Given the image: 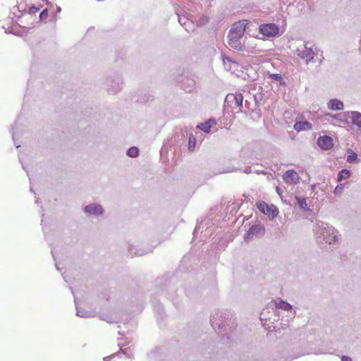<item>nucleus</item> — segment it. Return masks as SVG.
Segmentation results:
<instances>
[{
  "label": "nucleus",
  "instance_id": "obj_40",
  "mask_svg": "<svg viewBox=\"0 0 361 361\" xmlns=\"http://www.w3.org/2000/svg\"><path fill=\"white\" fill-rule=\"evenodd\" d=\"M48 16V9L45 8L40 13H39V20L43 21L45 20Z\"/></svg>",
  "mask_w": 361,
  "mask_h": 361
},
{
  "label": "nucleus",
  "instance_id": "obj_36",
  "mask_svg": "<svg viewBox=\"0 0 361 361\" xmlns=\"http://www.w3.org/2000/svg\"><path fill=\"white\" fill-rule=\"evenodd\" d=\"M100 319L106 321L108 323H114L116 322L114 319L113 317L106 314H102L99 316Z\"/></svg>",
  "mask_w": 361,
  "mask_h": 361
},
{
  "label": "nucleus",
  "instance_id": "obj_42",
  "mask_svg": "<svg viewBox=\"0 0 361 361\" xmlns=\"http://www.w3.org/2000/svg\"><path fill=\"white\" fill-rule=\"evenodd\" d=\"M187 21L188 19L185 17H181L180 16H178V22L181 25L184 26L185 25H186Z\"/></svg>",
  "mask_w": 361,
  "mask_h": 361
},
{
  "label": "nucleus",
  "instance_id": "obj_51",
  "mask_svg": "<svg viewBox=\"0 0 361 361\" xmlns=\"http://www.w3.org/2000/svg\"><path fill=\"white\" fill-rule=\"evenodd\" d=\"M51 255H52V257H53L54 260L56 261L55 254H54V251L53 249H51Z\"/></svg>",
  "mask_w": 361,
  "mask_h": 361
},
{
  "label": "nucleus",
  "instance_id": "obj_14",
  "mask_svg": "<svg viewBox=\"0 0 361 361\" xmlns=\"http://www.w3.org/2000/svg\"><path fill=\"white\" fill-rule=\"evenodd\" d=\"M137 102L144 104L147 102L152 101L154 99V95L151 94L148 90H138L137 92Z\"/></svg>",
  "mask_w": 361,
  "mask_h": 361
},
{
  "label": "nucleus",
  "instance_id": "obj_50",
  "mask_svg": "<svg viewBox=\"0 0 361 361\" xmlns=\"http://www.w3.org/2000/svg\"><path fill=\"white\" fill-rule=\"evenodd\" d=\"M236 169H235L234 168L231 169H227V170H225L224 172H226V173H229V172H233L234 171H235Z\"/></svg>",
  "mask_w": 361,
  "mask_h": 361
},
{
  "label": "nucleus",
  "instance_id": "obj_24",
  "mask_svg": "<svg viewBox=\"0 0 361 361\" xmlns=\"http://www.w3.org/2000/svg\"><path fill=\"white\" fill-rule=\"evenodd\" d=\"M352 173L350 170L343 169L340 171L337 176V180L341 182L343 180L350 178Z\"/></svg>",
  "mask_w": 361,
  "mask_h": 361
},
{
  "label": "nucleus",
  "instance_id": "obj_10",
  "mask_svg": "<svg viewBox=\"0 0 361 361\" xmlns=\"http://www.w3.org/2000/svg\"><path fill=\"white\" fill-rule=\"evenodd\" d=\"M154 247L155 246H154L152 247L142 249V248H136L133 245H130L128 247V255L131 257L143 256L145 255L152 252L153 251V249L154 248Z\"/></svg>",
  "mask_w": 361,
  "mask_h": 361
},
{
  "label": "nucleus",
  "instance_id": "obj_13",
  "mask_svg": "<svg viewBox=\"0 0 361 361\" xmlns=\"http://www.w3.org/2000/svg\"><path fill=\"white\" fill-rule=\"evenodd\" d=\"M286 183L288 184H295L299 180V176L294 170H287L283 176Z\"/></svg>",
  "mask_w": 361,
  "mask_h": 361
},
{
  "label": "nucleus",
  "instance_id": "obj_45",
  "mask_svg": "<svg viewBox=\"0 0 361 361\" xmlns=\"http://www.w3.org/2000/svg\"><path fill=\"white\" fill-rule=\"evenodd\" d=\"M341 360V361H352V358L347 355H342Z\"/></svg>",
  "mask_w": 361,
  "mask_h": 361
},
{
  "label": "nucleus",
  "instance_id": "obj_2",
  "mask_svg": "<svg viewBox=\"0 0 361 361\" xmlns=\"http://www.w3.org/2000/svg\"><path fill=\"white\" fill-rule=\"evenodd\" d=\"M232 314L230 311H216L210 319L211 325L217 334H221L226 330V326L233 324L231 322Z\"/></svg>",
  "mask_w": 361,
  "mask_h": 361
},
{
  "label": "nucleus",
  "instance_id": "obj_6",
  "mask_svg": "<svg viewBox=\"0 0 361 361\" xmlns=\"http://www.w3.org/2000/svg\"><path fill=\"white\" fill-rule=\"evenodd\" d=\"M257 208L264 214L274 219L279 214V209L274 204H268L264 201H259L256 203Z\"/></svg>",
  "mask_w": 361,
  "mask_h": 361
},
{
  "label": "nucleus",
  "instance_id": "obj_31",
  "mask_svg": "<svg viewBox=\"0 0 361 361\" xmlns=\"http://www.w3.org/2000/svg\"><path fill=\"white\" fill-rule=\"evenodd\" d=\"M346 161L348 163L357 162L359 161L357 154L355 152L350 150V154L347 156Z\"/></svg>",
  "mask_w": 361,
  "mask_h": 361
},
{
  "label": "nucleus",
  "instance_id": "obj_30",
  "mask_svg": "<svg viewBox=\"0 0 361 361\" xmlns=\"http://www.w3.org/2000/svg\"><path fill=\"white\" fill-rule=\"evenodd\" d=\"M152 304L154 310L160 314L161 317L163 318L164 316L165 315L164 307L160 303L155 302L154 301L152 302Z\"/></svg>",
  "mask_w": 361,
  "mask_h": 361
},
{
  "label": "nucleus",
  "instance_id": "obj_48",
  "mask_svg": "<svg viewBox=\"0 0 361 361\" xmlns=\"http://www.w3.org/2000/svg\"><path fill=\"white\" fill-rule=\"evenodd\" d=\"M5 32H6V33H13V34H14V35H18V34H17V33H16V32H13L12 30H9V29L6 30H5Z\"/></svg>",
  "mask_w": 361,
  "mask_h": 361
},
{
  "label": "nucleus",
  "instance_id": "obj_54",
  "mask_svg": "<svg viewBox=\"0 0 361 361\" xmlns=\"http://www.w3.org/2000/svg\"><path fill=\"white\" fill-rule=\"evenodd\" d=\"M61 11V8L60 6H56V13H60Z\"/></svg>",
  "mask_w": 361,
  "mask_h": 361
},
{
  "label": "nucleus",
  "instance_id": "obj_11",
  "mask_svg": "<svg viewBox=\"0 0 361 361\" xmlns=\"http://www.w3.org/2000/svg\"><path fill=\"white\" fill-rule=\"evenodd\" d=\"M69 288L71 290L73 295L74 296V302H75V308H76V311H77L76 315L78 317H83V318H90V317H94V313L93 312L87 311V310H84L83 308H80L78 306L76 298H75V296L74 294V290L71 286H69Z\"/></svg>",
  "mask_w": 361,
  "mask_h": 361
},
{
  "label": "nucleus",
  "instance_id": "obj_53",
  "mask_svg": "<svg viewBox=\"0 0 361 361\" xmlns=\"http://www.w3.org/2000/svg\"><path fill=\"white\" fill-rule=\"evenodd\" d=\"M264 315V312H263L262 314H261V317H260V319L262 321L263 320H267V318H264V317H262V316Z\"/></svg>",
  "mask_w": 361,
  "mask_h": 361
},
{
  "label": "nucleus",
  "instance_id": "obj_20",
  "mask_svg": "<svg viewBox=\"0 0 361 361\" xmlns=\"http://www.w3.org/2000/svg\"><path fill=\"white\" fill-rule=\"evenodd\" d=\"M275 303L276 307L277 309H281L286 311H289L293 308V306L290 303L282 299H278L277 300H276Z\"/></svg>",
  "mask_w": 361,
  "mask_h": 361
},
{
  "label": "nucleus",
  "instance_id": "obj_55",
  "mask_svg": "<svg viewBox=\"0 0 361 361\" xmlns=\"http://www.w3.org/2000/svg\"><path fill=\"white\" fill-rule=\"evenodd\" d=\"M276 192H278L279 195H281V189L280 188H276Z\"/></svg>",
  "mask_w": 361,
  "mask_h": 361
},
{
  "label": "nucleus",
  "instance_id": "obj_39",
  "mask_svg": "<svg viewBox=\"0 0 361 361\" xmlns=\"http://www.w3.org/2000/svg\"><path fill=\"white\" fill-rule=\"evenodd\" d=\"M187 135H188V133L186 131L183 132L181 130L180 132L176 133V134L174 135V139L175 140L183 139V137H186Z\"/></svg>",
  "mask_w": 361,
  "mask_h": 361
},
{
  "label": "nucleus",
  "instance_id": "obj_33",
  "mask_svg": "<svg viewBox=\"0 0 361 361\" xmlns=\"http://www.w3.org/2000/svg\"><path fill=\"white\" fill-rule=\"evenodd\" d=\"M243 36L241 35L237 34V32H235L234 31L229 30L228 37L229 40H235V39H240Z\"/></svg>",
  "mask_w": 361,
  "mask_h": 361
},
{
  "label": "nucleus",
  "instance_id": "obj_23",
  "mask_svg": "<svg viewBox=\"0 0 361 361\" xmlns=\"http://www.w3.org/2000/svg\"><path fill=\"white\" fill-rule=\"evenodd\" d=\"M228 44L231 48L236 51L243 50V45L242 44L240 39L228 40Z\"/></svg>",
  "mask_w": 361,
  "mask_h": 361
},
{
  "label": "nucleus",
  "instance_id": "obj_5",
  "mask_svg": "<svg viewBox=\"0 0 361 361\" xmlns=\"http://www.w3.org/2000/svg\"><path fill=\"white\" fill-rule=\"evenodd\" d=\"M259 32L267 37L280 36L279 27L275 23H264L259 26Z\"/></svg>",
  "mask_w": 361,
  "mask_h": 361
},
{
  "label": "nucleus",
  "instance_id": "obj_9",
  "mask_svg": "<svg viewBox=\"0 0 361 361\" xmlns=\"http://www.w3.org/2000/svg\"><path fill=\"white\" fill-rule=\"evenodd\" d=\"M318 146L323 150H329L334 146V141L329 135L319 136L317 139Z\"/></svg>",
  "mask_w": 361,
  "mask_h": 361
},
{
  "label": "nucleus",
  "instance_id": "obj_46",
  "mask_svg": "<svg viewBox=\"0 0 361 361\" xmlns=\"http://www.w3.org/2000/svg\"><path fill=\"white\" fill-rule=\"evenodd\" d=\"M282 3L283 4H288V6H291V5H293L294 4V0H282Z\"/></svg>",
  "mask_w": 361,
  "mask_h": 361
},
{
  "label": "nucleus",
  "instance_id": "obj_15",
  "mask_svg": "<svg viewBox=\"0 0 361 361\" xmlns=\"http://www.w3.org/2000/svg\"><path fill=\"white\" fill-rule=\"evenodd\" d=\"M196 82L192 78L183 79L182 80L181 87L188 92H192L195 89Z\"/></svg>",
  "mask_w": 361,
  "mask_h": 361
},
{
  "label": "nucleus",
  "instance_id": "obj_21",
  "mask_svg": "<svg viewBox=\"0 0 361 361\" xmlns=\"http://www.w3.org/2000/svg\"><path fill=\"white\" fill-rule=\"evenodd\" d=\"M209 356L206 357L208 360L207 361H219L222 357V353H221L219 350H215L214 349H211L208 352Z\"/></svg>",
  "mask_w": 361,
  "mask_h": 361
},
{
  "label": "nucleus",
  "instance_id": "obj_18",
  "mask_svg": "<svg viewBox=\"0 0 361 361\" xmlns=\"http://www.w3.org/2000/svg\"><path fill=\"white\" fill-rule=\"evenodd\" d=\"M350 119L352 124L357 126L361 128V113L359 111H350Z\"/></svg>",
  "mask_w": 361,
  "mask_h": 361
},
{
  "label": "nucleus",
  "instance_id": "obj_17",
  "mask_svg": "<svg viewBox=\"0 0 361 361\" xmlns=\"http://www.w3.org/2000/svg\"><path fill=\"white\" fill-rule=\"evenodd\" d=\"M328 108L331 111H338L343 109V103L338 99H331L327 104Z\"/></svg>",
  "mask_w": 361,
  "mask_h": 361
},
{
  "label": "nucleus",
  "instance_id": "obj_22",
  "mask_svg": "<svg viewBox=\"0 0 361 361\" xmlns=\"http://www.w3.org/2000/svg\"><path fill=\"white\" fill-rule=\"evenodd\" d=\"M297 204L302 212H308L310 208L307 207L306 198L300 196H295Z\"/></svg>",
  "mask_w": 361,
  "mask_h": 361
},
{
  "label": "nucleus",
  "instance_id": "obj_34",
  "mask_svg": "<svg viewBox=\"0 0 361 361\" xmlns=\"http://www.w3.org/2000/svg\"><path fill=\"white\" fill-rule=\"evenodd\" d=\"M207 221L208 220L204 219V221H201L200 223H197L195 226V228L194 230L193 234H195L196 232L199 231L200 229H202V231L203 228L208 225Z\"/></svg>",
  "mask_w": 361,
  "mask_h": 361
},
{
  "label": "nucleus",
  "instance_id": "obj_41",
  "mask_svg": "<svg viewBox=\"0 0 361 361\" xmlns=\"http://www.w3.org/2000/svg\"><path fill=\"white\" fill-rule=\"evenodd\" d=\"M118 355H119V352H116L115 353L111 354L109 356L104 357L103 358V361H109L111 358H113L116 356H118Z\"/></svg>",
  "mask_w": 361,
  "mask_h": 361
},
{
  "label": "nucleus",
  "instance_id": "obj_56",
  "mask_svg": "<svg viewBox=\"0 0 361 361\" xmlns=\"http://www.w3.org/2000/svg\"><path fill=\"white\" fill-rule=\"evenodd\" d=\"M35 203H37V204H38V203H39V198H37V197H36Z\"/></svg>",
  "mask_w": 361,
  "mask_h": 361
},
{
  "label": "nucleus",
  "instance_id": "obj_44",
  "mask_svg": "<svg viewBox=\"0 0 361 361\" xmlns=\"http://www.w3.org/2000/svg\"><path fill=\"white\" fill-rule=\"evenodd\" d=\"M243 172L245 173H247V174H249V173H252V168L251 166H246L243 170Z\"/></svg>",
  "mask_w": 361,
  "mask_h": 361
},
{
  "label": "nucleus",
  "instance_id": "obj_19",
  "mask_svg": "<svg viewBox=\"0 0 361 361\" xmlns=\"http://www.w3.org/2000/svg\"><path fill=\"white\" fill-rule=\"evenodd\" d=\"M294 129L297 131L310 130L312 129V124L307 121L296 122L294 124Z\"/></svg>",
  "mask_w": 361,
  "mask_h": 361
},
{
  "label": "nucleus",
  "instance_id": "obj_27",
  "mask_svg": "<svg viewBox=\"0 0 361 361\" xmlns=\"http://www.w3.org/2000/svg\"><path fill=\"white\" fill-rule=\"evenodd\" d=\"M139 149L137 147H130V148H128L126 151V154L127 156H128L129 157H131V158H136L139 156Z\"/></svg>",
  "mask_w": 361,
  "mask_h": 361
},
{
  "label": "nucleus",
  "instance_id": "obj_37",
  "mask_svg": "<svg viewBox=\"0 0 361 361\" xmlns=\"http://www.w3.org/2000/svg\"><path fill=\"white\" fill-rule=\"evenodd\" d=\"M344 184H342V183H340L338 185H336V187L335 188L334 190V193L335 195H340L343 189H344Z\"/></svg>",
  "mask_w": 361,
  "mask_h": 361
},
{
  "label": "nucleus",
  "instance_id": "obj_12",
  "mask_svg": "<svg viewBox=\"0 0 361 361\" xmlns=\"http://www.w3.org/2000/svg\"><path fill=\"white\" fill-rule=\"evenodd\" d=\"M250 22L247 20H242L237 23H235L231 28V30L234 31L235 32L238 33V35H244L245 32L246 30L247 26L249 25Z\"/></svg>",
  "mask_w": 361,
  "mask_h": 361
},
{
  "label": "nucleus",
  "instance_id": "obj_7",
  "mask_svg": "<svg viewBox=\"0 0 361 361\" xmlns=\"http://www.w3.org/2000/svg\"><path fill=\"white\" fill-rule=\"evenodd\" d=\"M82 211L87 216L90 217H98L104 213V209L102 205L97 202L87 204L82 208Z\"/></svg>",
  "mask_w": 361,
  "mask_h": 361
},
{
  "label": "nucleus",
  "instance_id": "obj_49",
  "mask_svg": "<svg viewBox=\"0 0 361 361\" xmlns=\"http://www.w3.org/2000/svg\"><path fill=\"white\" fill-rule=\"evenodd\" d=\"M254 172L256 173H258V174H259V173L267 174V172L264 171V170L263 171H255Z\"/></svg>",
  "mask_w": 361,
  "mask_h": 361
},
{
  "label": "nucleus",
  "instance_id": "obj_16",
  "mask_svg": "<svg viewBox=\"0 0 361 361\" xmlns=\"http://www.w3.org/2000/svg\"><path fill=\"white\" fill-rule=\"evenodd\" d=\"M216 123L214 118H209L205 122L201 123L197 126V128L202 130L206 133H209L211 130V128Z\"/></svg>",
  "mask_w": 361,
  "mask_h": 361
},
{
  "label": "nucleus",
  "instance_id": "obj_32",
  "mask_svg": "<svg viewBox=\"0 0 361 361\" xmlns=\"http://www.w3.org/2000/svg\"><path fill=\"white\" fill-rule=\"evenodd\" d=\"M119 352V354L122 353L127 358L133 359V355L131 349L130 348H127L125 349H123L121 347L120 348V350L118 351Z\"/></svg>",
  "mask_w": 361,
  "mask_h": 361
},
{
  "label": "nucleus",
  "instance_id": "obj_52",
  "mask_svg": "<svg viewBox=\"0 0 361 361\" xmlns=\"http://www.w3.org/2000/svg\"><path fill=\"white\" fill-rule=\"evenodd\" d=\"M55 267L57 271H61V269L59 267V264L56 262L55 263Z\"/></svg>",
  "mask_w": 361,
  "mask_h": 361
},
{
  "label": "nucleus",
  "instance_id": "obj_3",
  "mask_svg": "<svg viewBox=\"0 0 361 361\" xmlns=\"http://www.w3.org/2000/svg\"><path fill=\"white\" fill-rule=\"evenodd\" d=\"M123 83L122 75L115 73L106 78L104 87L109 94H116L122 90Z\"/></svg>",
  "mask_w": 361,
  "mask_h": 361
},
{
  "label": "nucleus",
  "instance_id": "obj_57",
  "mask_svg": "<svg viewBox=\"0 0 361 361\" xmlns=\"http://www.w3.org/2000/svg\"><path fill=\"white\" fill-rule=\"evenodd\" d=\"M30 190L31 192H33V188L32 187H30Z\"/></svg>",
  "mask_w": 361,
  "mask_h": 361
},
{
  "label": "nucleus",
  "instance_id": "obj_4",
  "mask_svg": "<svg viewBox=\"0 0 361 361\" xmlns=\"http://www.w3.org/2000/svg\"><path fill=\"white\" fill-rule=\"evenodd\" d=\"M265 227L262 224L251 225L243 236L244 241L249 243L254 238H261L265 235Z\"/></svg>",
  "mask_w": 361,
  "mask_h": 361
},
{
  "label": "nucleus",
  "instance_id": "obj_26",
  "mask_svg": "<svg viewBox=\"0 0 361 361\" xmlns=\"http://www.w3.org/2000/svg\"><path fill=\"white\" fill-rule=\"evenodd\" d=\"M196 143H197L196 137L192 133H190L189 137H188V149L189 152H192L195 151Z\"/></svg>",
  "mask_w": 361,
  "mask_h": 361
},
{
  "label": "nucleus",
  "instance_id": "obj_1",
  "mask_svg": "<svg viewBox=\"0 0 361 361\" xmlns=\"http://www.w3.org/2000/svg\"><path fill=\"white\" fill-rule=\"evenodd\" d=\"M315 231L319 243L325 245L326 250H332L331 245L334 246L338 242V232L333 226L324 221L317 223Z\"/></svg>",
  "mask_w": 361,
  "mask_h": 361
},
{
  "label": "nucleus",
  "instance_id": "obj_29",
  "mask_svg": "<svg viewBox=\"0 0 361 361\" xmlns=\"http://www.w3.org/2000/svg\"><path fill=\"white\" fill-rule=\"evenodd\" d=\"M233 99L235 102V105L240 109L243 107V96L241 93H236L235 94H233Z\"/></svg>",
  "mask_w": 361,
  "mask_h": 361
},
{
  "label": "nucleus",
  "instance_id": "obj_47",
  "mask_svg": "<svg viewBox=\"0 0 361 361\" xmlns=\"http://www.w3.org/2000/svg\"><path fill=\"white\" fill-rule=\"evenodd\" d=\"M18 158H19V161H20V163H21V164H22V168H23V169L26 171L27 176H29V173H28V171H27L26 167H25V165L22 163V158H21V157H20V156H19V157H18Z\"/></svg>",
  "mask_w": 361,
  "mask_h": 361
},
{
  "label": "nucleus",
  "instance_id": "obj_43",
  "mask_svg": "<svg viewBox=\"0 0 361 361\" xmlns=\"http://www.w3.org/2000/svg\"><path fill=\"white\" fill-rule=\"evenodd\" d=\"M39 11V8L35 6V5H32L30 7L29 13H37Z\"/></svg>",
  "mask_w": 361,
  "mask_h": 361
},
{
  "label": "nucleus",
  "instance_id": "obj_38",
  "mask_svg": "<svg viewBox=\"0 0 361 361\" xmlns=\"http://www.w3.org/2000/svg\"><path fill=\"white\" fill-rule=\"evenodd\" d=\"M263 97H264V94L262 92L257 93L254 96L256 106H259V102L262 100Z\"/></svg>",
  "mask_w": 361,
  "mask_h": 361
},
{
  "label": "nucleus",
  "instance_id": "obj_35",
  "mask_svg": "<svg viewBox=\"0 0 361 361\" xmlns=\"http://www.w3.org/2000/svg\"><path fill=\"white\" fill-rule=\"evenodd\" d=\"M17 126V121L15 122L14 125L11 126V129H10V133H11L12 135V138H13V142L16 145V147L17 148L20 147V145H18L16 142V132L15 131V128Z\"/></svg>",
  "mask_w": 361,
  "mask_h": 361
},
{
  "label": "nucleus",
  "instance_id": "obj_25",
  "mask_svg": "<svg viewBox=\"0 0 361 361\" xmlns=\"http://www.w3.org/2000/svg\"><path fill=\"white\" fill-rule=\"evenodd\" d=\"M349 112L338 113L334 116V118L338 119L341 122L348 123V118H350V114Z\"/></svg>",
  "mask_w": 361,
  "mask_h": 361
},
{
  "label": "nucleus",
  "instance_id": "obj_8",
  "mask_svg": "<svg viewBox=\"0 0 361 361\" xmlns=\"http://www.w3.org/2000/svg\"><path fill=\"white\" fill-rule=\"evenodd\" d=\"M308 42L304 44L303 49H300L299 48L296 49L295 54L303 60L306 64H308L310 62L312 61L314 56L315 53L312 50V47H307Z\"/></svg>",
  "mask_w": 361,
  "mask_h": 361
},
{
  "label": "nucleus",
  "instance_id": "obj_28",
  "mask_svg": "<svg viewBox=\"0 0 361 361\" xmlns=\"http://www.w3.org/2000/svg\"><path fill=\"white\" fill-rule=\"evenodd\" d=\"M269 78L273 80L279 82V85L281 86L286 85V82L283 78L281 74L279 73H272L269 75Z\"/></svg>",
  "mask_w": 361,
  "mask_h": 361
}]
</instances>
